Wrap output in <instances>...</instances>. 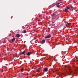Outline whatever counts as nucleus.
Listing matches in <instances>:
<instances>
[{"label":"nucleus","mask_w":78,"mask_h":78,"mask_svg":"<svg viewBox=\"0 0 78 78\" xmlns=\"http://www.w3.org/2000/svg\"><path fill=\"white\" fill-rule=\"evenodd\" d=\"M50 37H51V35L50 34L44 37L45 39H48V38H50Z\"/></svg>","instance_id":"1"},{"label":"nucleus","mask_w":78,"mask_h":78,"mask_svg":"<svg viewBox=\"0 0 78 78\" xmlns=\"http://www.w3.org/2000/svg\"><path fill=\"white\" fill-rule=\"evenodd\" d=\"M56 16H57L56 15V14H53L52 15V17H53L54 18H55V17H56Z\"/></svg>","instance_id":"2"},{"label":"nucleus","mask_w":78,"mask_h":78,"mask_svg":"<svg viewBox=\"0 0 78 78\" xmlns=\"http://www.w3.org/2000/svg\"><path fill=\"white\" fill-rule=\"evenodd\" d=\"M44 72H47L48 70V68H45L44 69Z\"/></svg>","instance_id":"3"},{"label":"nucleus","mask_w":78,"mask_h":78,"mask_svg":"<svg viewBox=\"0 0 78 78\" xmlns=\"http://www.w3.org/2000/svg\"><path fill=\"white\" fill-rule=\"evenodd\" d=\"M71 72H71V71H69V72H68L67 73V74H68V75H71Z\"/></svg>","instance_id":"4"},{"label":"nucleus","mask_w":78,"mask_h":78,"mask_svg":"<svg viewBox=\"0 0 78 78\" xmlns=\"http://www.w3.org/2000/svg\"><path fill=\"white\" fill-rule=\"evenodd\" d=\"M31 54L30 52H28L26 54L27 55V56H30V55Z\"/></svg>","instance_id":"5"},{"label":"nucleus","mask_w":78,"mask_h":78,"mask_svg":"<svg viewBox=\"0 0 78 78\" xmlns=\"http://www.w3.org/2000/svg\"><path fill=\"white\" fill-rule=\"evenodd\" d=\"M45 42V40L44 39H43V40H42L41 41V43H42V44H44Z\"/></svg>","instance_id":"6"},{"label":"nucleus","mask_w":78,"mask_h":78,"mask_svg":"<svg viewBox=\"0 0 78 78\" xmlns=\"http://www.w3.org/2000/svg\"><path fill=\"white\" fill-rule=\"evenodd\" d=\"M40 68H38L36 69V71L37 72H40Z\"/></svg>","instance_id":"7"},{"label":"nucleus","mask_w":78,"mask_h":78,"mask_svg":"<svg viewBox=\"0 0 78 78\" xmlns=\"http://www.w3.org/2000/svg\"><path fill=\"white\" fill-rule=\"evenodd\" d=\"M59 3H58L56 4L57 7H59Z\"/></svg>","instance_id":"8"},{"label":"nucleus","mask_w":78,"mask_h":78,"mask_svg":"<svg viewBox=\"0 0 78 78\" xmlns=\"http://www.w3.org/2000/svg\"><path fill=\"white\" fill-rule=\"evenodd\" d=\"M71 11H73V9H74V8L73 7V6H71Z\"/></svg>","instance_id":"9"},{"label":"nucleus","mask_w":78,"mask_h":78,"mask_svg":"<svg viewBox=\"0 0 78 78\" xmlns=\"http://www.w3.org/2000/svg\"><path fill=\"white\" fill-rule=\"evenodd\" d=\"M65 11L66 12H68V10L67 9H65Z\"/></svg>","instance_id":"10"},{"label":"nucleus","mask_w":78,"mask_h":78,"mask_svg":"<svg viewBox=\"0 0 78 78\" xmlns=\"http://www.w3.org/2000/svg\"><path fill=\"white\" fill-rule=\"evenodd\" d=\"M20 34H16V36L17 37H20Z\"/></svg>","instance_id":"11"},{"label":"nucleus","mask_w":78,"mask_h":78,"mask_svg":"<svg viewBox=\"0 0 78 78\" xmlns=\"http://www.w3.org/2000/svg\"><path fill=\"white\" fill-rule=\"evenodd\" d=\"M74 75L75 76H78V74L77 73H75Z\"/></svg>","instance_id":"12"},{"label":"nucleus","mask_w":78,"mask_h":78,"mask_svg":"<svg viewBox=\"0 0 78 78\" xmlns=\"http://www.w3.org/2000/svg\"><path fill=\"white\" fill-rule=\"evenodd\" d=\"M75 70H76V71H78V67H76L75 68Z\"/></svg>","instance_id":"13"},{"label":"nucleus","mask_w":78,"mask_h":78,"mask_svg":"<svg viewBox=\"0 0 78 78\" xmlns=\"http://www.w3.org/2000/svg\"><path fill=\"white\" fill-rule=\"evenodd\" d=\"M70 25H71V23H68L67 24V25L68 26H70Z\"/></svg>","instance_id":"14"},{"label":"nucleus","mask_w":78,"mask_h":78,"mask_svg":"<svg viewBox=\"0 0 78 78\" xmlns=\"http://www.w3.org/2000/svg\"><path fill=\"white\" fill-rule=\"evenodd\" d=\"M27 32V31L26 30H25L24 31L23 33H26Z\"/></svg>","instance_id":"15"},{"label":"nucleus","mask_w":78,"mask_h":78,"mask_svg":"<svg viewBox=\"0 0 78 78\" xmlns=\"http://www.w3.org/2000/svg\"><path fill=\"white\" fill-rule=\"evenodd\" d=\"M25 53V51H23L22 52L21 54H22V55H23V54H24V53Z\"/></svg>","instance_id":"16"},{"label":"nucleus","mask_w":78,"mask_h":78,"mask_svg":"<svg viewBox=\"0 0 78 78\" xmlns=\"http://www.w3.org/2000/svg\"><path fill=\"white\" fill-rule=\"evenodd\" d=\"M21 71L22 72H23V71H24V69L23 68H22L21 69Z\"/></svg>","instance_id":"17"},{"label":"nucleus","mask_w":78,"mask_h":78,"mask_svg":"<svg viewBox=\"0 0 78 78\" xmlns=\"http://www.w3.org/2000/svg\"><path fill=\"white\" fill-rule=\"evenodd\" d=\"M15 38H13L12 40V41H15Z\"/></svg>","instance_id":"18"},{"label":"nucleus","mask_w":78,"mask_h":78,"mask_svg":"<svg viewBox=\"0 0 78 78\" xmlns=\"http://www.w3.org/2000/svg\"><path fill=\"white\" fill-rule=\"evenodd\" d=\"M70 8V7H68L66 9L68 10V9H69Z\"/></svg>","instance_id":"19"},{"label":"nucleus","mask_w":78,"mask_h":78,"mask_svg":"<svg viewBox=\"0 0 78 78\" xmlns=\"http://www.w3.org/2000/svg\"><path fill=\"white\" fill-rule=\"evenodd\" d=\"M39 76H41L42 75H39Z\"/></svg>","instance_id":"20"},{"label":"nucleus","mask_w":78,"mask_h":78,"mask_svg":"<svg viewBox=\"0 0 78 78\" xmlns=\"http://www.w3.org/2000/svg\"><path fill=\"white\" fill-rule=\"evenodd\" d=\"M67 65H66V67H67Z\"/></svg>","instance_id":"21"}]
</instances>
